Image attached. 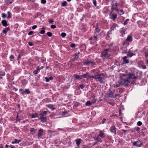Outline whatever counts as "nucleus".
Here are the masks:
<instances>
[{"label": "nucleus", "instance_id": "e433bc0d", "mask_svg": "<svg viewBox=\"0 0 148 148\" xmlns=\"http://www.w3.org/2000/svg\"><path fill=\"white\" fill-rule=\"evenodd\" d=\"M21 141V140H18L16 139H15L14 140V141L13 143H16H16L18 144Z\"/></svg>", "mask_w": 148, "mask_h": 148}, {"label": "nucleus", "instance_id": "a211bd4d", "mask_svg": "<svg viewBox=\"0 0 148 148\" xmlns=\"http://www.w3.org/2000/svg\"><path fill=\"white\" fill-rule=\"evenodd\" d=\"M117 25L115 23H113L111 26L110 29L109 31L112 32V31H113L115 29Z\"/></svg>", "mask_w": 148, "mask_h": 148}, {"label": "nucleus", "instance_id": "412c9836", "mask_svg": "<svg viewBox=\"0 0 148 148\" xmlns=\"http://www.w3.org/2000/svg\"><path fill=\"white\" fill-rule=\"evenodd\" d=\"M47 107L51 109L52 110H54L55 109V108L54 107V106L53 105L49 104L46 106Z\"/></svg>", "mask_w": 148, "mask_h": 148}, {"label": "nucleus", "instance_id": "1a4fd4ad", "mask_svg": "<svg viewBox=\"0 0 148 148\" xmlns=\"http://www.w3.org/2000/svg\"><path fill=\"white\" fill-rule=\"evenodd\" d=\"M43 130L42 129L40 128L38 130L37 134V136L38 138H41L43 136Z\"/></svg>", "mask_w": 148, "mask_h": 148}, {"label": "nucleus", "instance_id": "423d86ee", "mask_svg": "<svg viewBox=\"0 0 148 148\" xmlns=\"http://www.w3.org/2000/svg\"><path fill=\"white\" fill-rule=\"evenodd\" d=\"M113 12L111 11L109 14L110 18L113 21H114L117 16V14L116 13H113Z\"/></svg>", "mask_w": 148, "mask_h": 148}, {"label": "nucleus", "instance_id": "f257e3e1", "mask_svg": "<svg viewBox=\"0 0 148 148\" xmlns=\"http://www.w3.org/2000/svg\"><path fill=\"white\" fill-rule=\"evenodd\" d=\"M119 81L116 82L114 84V88L119 87L121 85L127 86L129 84H134L137 77L134 73H120Z\"/></svg>", "mask_w": 148, "mask_h": 148}, {"label": "nucleus", "instance_id": "69168bd1", "mask_svg": "<svg viewBox=\"0 0 148 148\" xmlns=\"http://www.w3.org/2000/svg\"><path fill=\"white\" fill-rule=\"evenodd\" d=\"M90 64H91L92 66H94L95 65V62L91 61Z\"/></svg>", "mask_w": 148, "mask_h": 148}, {"label": "nucleus", "instance_id": "37998d69", "mask_svg": "<svg viewBox=\"0 0 148 148\" xmlns=\"http://www.w3.org/2000/svg\"><path fill=\"white\" fill-rule=\"evenodd\" d=\"M66 34L65 33L62 32L61 34V36L62 38H64L66 36Z\"/></svg>", "mask_w": 148, "mask_h": 148}, {"label": "nucleus", "instance_id": "2eb2a0df", "mask_svg": "<svg viewBox=\"0 0 148 148\" xmlns=\"http://www.w3.org/2000/svg\"><path fill=\"white\" fill-rule=\"evenodd\" d=\"M94 139L98 143H101L102 141L101 138L98 135L97 136H95V137L94 138Z\"/></svg>", "mask_w": 148, "mask_h": 148}, {"label": "nucleus", "instance_id": "ddd939ff", "mask_svg": "<svg viewBox=\"0 0 148 148\" xmlns=\"http://www.w3.org/2000/svg\"><path fill=\"white\" fill-rule=\"evenodd\" d=\"M110 130L112 133L114 134V135L116 134V128L115 126H111L110 128Z\"/></svg>", "mask_w": 148, "mask_h": 148}, {"label": "nucleus", "instance_id": "473e14b6", "mask_svg": "<svg viewBox=\"0 0 148 148\" xmlns=\"http://www.w3.org/2000/svg\"><path fill=\"white\" fill-rule=\"evenodd\" d=\"M79 52H78V53H76L75 54V56L74 59V60H77L78 58L79 57L78 54H79Z\"/></svg>", "mask_w": 148, "mask_h": 148}, {"label": "nucleus", "instance_id": "bb28decb", "mask_svg": "<svg viewBox=\"0 0 148 148\" xmlns=\"http://www.w3.org/2000/svg\"><path fill=\"white\" fill-rule=\"evenodd\" d=\"M111 34H112L111 32L109 30L107 34V36L106 38L107 40H108L110 38V35Z\"/></svg>", "mask_w": 148, "mask_h": 148}, {"label": "nucleus", "instance_id": "c85d7f7f", "mask_svg": "<svg viewBox=\"0 0 148 148\" xmlns=\"http://www.w3.org/2000/svg\"><path fill=\"white\" fill-rule=\"evenodd\" d=\"M74 77L76 79H82V77L81 76H79L76 74L74 75Z\"/></svg>", "mask_w": 148, "mask_h": 148}, {"label": "nucleus", "instance_id": "9b49d317", "mask_svg": "<svg viewBox=\"0 0 148 148\" xmlns=\"http://www.w3.org/2000/svg\"><path fill=\"white\" fill-rule=\"evenodd\" d=\"M82 78H92V75H91L88 72H86L85 74L81 75Z\"/></svg>", "mask_w": 148, "mask_h": 148}, {"label": "nucleus", "instance_id": "a19ab883", "mask_svg": "<svg viewBox=\"0 0 148 148\" xmlns=\"http://www.w3.org/2000/svg\"><path fill=\"white\" fill-rule=\"evenodd\" d=\"M67 3V2L65 1H64L62 3L61 5L62 7H64L66 6Z\"/></svg>", "mask_w": 148, "mask_h": 148}, {"label": "nucleus", "instance_id": "9d476101", "mask_svg": "<svg viewBox=\"0 0 148 148\" xmlns=\"http://www.w3.org/2000/svg\"><path fill=\"white\" fill-rule=\"evenodd\" d=\"M119 32L121 34L120 36L122 37H123L125 34L126 29L123 27L120 29Z\"/></svg>", "mask_w": 148, "mask_h": 148}, {"label": "nucleus", "instance_id": "4be33fe9", "mask_svg": "<svg viewBox=\"0 0 148 148\" xmlns=\"http://www.w3.org/2000/svg\"><path fill=\"white\" fill-rule=\"evenodd\" d=\"M97 26L95 27V30L94 33L98 34L100 31V29L98 27V25L97 24Z\"/></svg>", "mask_w": 148, "mask_h": 148}, {"label": "nucleus", "instance_id": "393cba45", "mask_svg": "<svg viewBox=\"0 0 148 148\" xmlns=\"http://www.w3.org/2000/svg\"><path fill=\"white\" fill-rule=\"evenodd\" d=\"M10 30L9 27L5 28L4 29L2 30V32L3 34H6Z\"/></svg>", "mask_w": 148, "mask_h": 148}, {"label": "nucleus", "instance_id": "72a5a7b5", "mask_svg": "<svg viewBox=\"0 0 148 148\" xmlns=\"http://www.w3.org/2000/svg\"><path fill=\"white\" fill-rule=\"evenodd\" d=\"M125 13L124 11L123 10L121 9L119 10V14H118L120 15L123 14Z\"/></svg>", "mask_w": 148, "mask_h": 148}, {"label": "nucleus", "instance_id": "f3484780", "mask_svg": "<svg viewBox=\"0 0 148 148\" xmlns=\"http://www.w3.org/2000/svg\"><path fill=\"white\" fill-rule=\"evenodd\" d=\"M127 57L125 56L123 58V62L122 64H127L129 62V60L127 59Z\"/></svg>", "mask_w": 148, "mask_h": 148}, {"label": "nucleus", "instance_id": "20e7f679", "mask_svg": "<svg viewBox=\"0 0 148 148\" xmlns=\"http://www.w3.org/2000/svg\"><path fill=\"white\" fill-rule=\"evenodd\" d=\"M49 111H45L40 114L39 116L40 117H39V119L42 123H45L46 121L47 118L46 115Z\"/></svg>", "mask_w": 148, "mask_h": 148}, {"label": "nucleus", "instance_id": "774afa93", "mask_svg": "<svg viewBox=\"0 0 148 148\" xmlns=\"http://www.w3.org/2000/svg\"><path fill=\"white\" fill-rule=\"evenodd\" d=\"M106 119H103L102 121V124H103L105 123Z\"/></svg>", "mask_w": 148, "mask_h": 148}, {"label": "nucleus", "instance_id": "aec40b11", "mask_svg": "<svg viewBox=\"0 0 148 148\" xmlns=\"http://www.w3.org/2000/svg\"><path fill=\"white\" fill-rule=\"evenodd\" d=\"M109 92H108L107 95L108 96L110 97H113V94L114 93V92H113L112 91H110V89H109Z\"/></svg>", "mask_w": 148, "mask_h": 148}, {"label": "nucleus", "instance_id": "f704fd0d", "mask_svg": "<svg viewBox=\"0 0 148 148\" xmlns=\"http://www.w3.org/2000/svg\"><path fill=\"white\" fill-rule=\"evenodd\" d=\"M39 116L37 113H35L32 114V118H35L38 117V116Z\"/></svg>", "mask_w": 148, "mask_h": 148}, {"label": "nucleus", "instance_id": "a18cd8bd", "mask_svg": "<svg viewBox=\"0 0 148 148\" xmlns=\"http://www.w3.org/2000/svg\"><path fill=\"white\" fill-rule=\"evenodd\" d=\"M97 36L98 34L94 33V38L95 39V40L96 41H97Z\"/></svg>", "mask_w": 148, "mask_h": 148}, {"label": "nucleus", "instance_id": "8fccbe9b", "mask_svg": "<svg viewBox=\"0 0 148 148\" xmlns=\"http://www.w3.org/2000/svg\"><path fill=\"white\" fill-rule=\"evenodd\" d=\"M93 3L94 4L95 6H97V1L96 0H93L92 1Z\"/></svg>", "mask_w": 148, "mask_h": 148}, {"label": "nucleus", "instance_id": "ea45409f", "mask_svg": "<svg viewBox=\"0 0 148 148\" xmlns=\"http://www.w3.org/2000/svg\"><path fill=\"white\" fill-rule=\"evenodd\" d=\"M129 21V19L128 18L126 19L123 23V25H127V23Z\"/></svg>", "mask_w": 148, "mask_h": 148}, {"label": "nucleus", "instance_id": "3c124183", "mask_svg": "<svg viewBox=\"0 0 148 148\" xmlns=\"http://www.w3.org/2000/svg\"><path fill=\"white\" fill-rule=\"evenodd\" d=\"M44 68V67L42 66H41V67H39V66H38L36 68V69L38 70H39V71L40 70H41V69H43V68Z\"/></svg>", "mask_w": 148, "mask_h": 148}, {"label": "nucleus", "instance_id": "6e6d98bb", "mask_svg": "<svg viewBox=\"0 0 148 148\" xmlns=\"http://www.w3.org/2000/svg\"><path fill=\"white\" fill-rule=\"evenodd\" d=\"M70 46L72 48H74L75 47V45L74 43H72L71 45Z\"/></svg>", "mask_w": 148, "mask_h": 148}, {"label": "nucleus", "instance_id": "6ab92c4d", "mask_svg": "<svg viewBox=\"0 0 148 148\" xmlns=\"http://www.w3.org/2000/svg\"><path fill=\"white\" fill-rule=\"evenodd\" d=\"M37 129L34 128H30V132L31 134H34L36 133Z\"/></svg>", "mask_w": 148, "mask_h": 148}, {"label": "nucleus", "instance_id": "2f4dec72", "mask_svg": "<svg viewBox=\"0 0 148 148\" xmlns=\"http://www.w3.org/2000/svg\"><path fill=\"white\" fill-rule=\"evenodd\" d=\"M21 120V119L18 118V114L16 118L15 123H17L18 122H20Z\"/></svg>", "mask_w": 148, "mask_h": 148}, {"label": "nucleus", "instance_id": "4468645a", "mask_svg": "<svg viewBox=\"0 0 148 148\" xmlns=\"http://www.w3.org/2000/svg\"><path fill=\"white\" fill-rule=\"evenodd\" d=\"M99 134L98 135L100 137H101V138H104L105 137V134L104 133V131L100 130L99 131Z\"/></svg>", "mask_w": 148, "mask_h": 148}, {"label": "nucleus", "instance_id": "f03ea898", "mask_svg": "<svg viewBox=\"0 0 148 148\" xmlns=\"http://www.w3.org/2000/svg\"><path fill=\"white\" fill-rule=\"evenodd\" d=\"M92 78L94 79L96 82H99L101 84H103L104 76L103 73H99L98 75H92Z\"/></svg>", "mask_w": 148, "mask_h": 148}, {"label": "nucleus", "instance_id": "bf43d9fd", "mask_svg": "<svg viewBox=\"0 0 148 148\" xmlns=\"http://www.w3.org/2000/svg\"><path fill=\"white\" fill-rule=\"evenodd\" d=\"M145 55L146 57H148V50L146 51L145 53Z\"/></svg>", "mask_w": 148, "mask_h": 148}, {"label": "nucleus", "instance_id": "5701e85b", "mask_svg": "<svg viewBox=\"0 0 148 148\" xmlns=\"http://www.w3.org/2000/svg\"><path fill=\"white\" fill-rule=\"evenodd\" d=\"M81 139H78L76 140V143L78 147H79V145L81 143Z\"/></svg>", "mask_w": 148, "mask_h": 148}, {"label": "nucleus", "instance_id": "4c0bfd02", "mask_svg": "<svg viewBox=\"0 0 148 148\" xmlns=\"http://www.w3.org/2000/svg\"><path fill=\"white\" fill-rule=\"evenodd\" d=\"M92 103V102L90 101H88L86 103V106H90Z\"/></svg>", "mask_w": 148, "mask_h": 148}, {"label": "nucleus", "instance_id": "e2e57ef3", "mask_svg": "<svg viewBox=\"0 0 148 148\" xmlns=\"http://www.w3.org/2000/svg\"><path fill=\"white\" fill-rule=\"evenodd\" d=\"M45 79L46 80V82H49V78H48L47 77H45Z\"/></svg>", "mask_w": 148, "mask_h": 148}, {"label": "nucleus", "instance_id": "c756f323", "mask_svg": "<svg viewBox=\"0 0 148 148\" xmlns=\"http://www.w3.org/2000/svg\"><path fill=\"white\" fill-rule=\"evenodd\" d=\"M91 61L89 60L88 59L86 60L84 62V64L85 65H88L90 64Z\"/></svg>", "mask_w": 148, "mask_h": 148}, {"label": "nucleus", "instance_id": "7c9ffc66", "mask_svg": "<svg viewBox=\"0 0 148 148\" xmlns=\"http://www.w3.org/2000/svg\"><path fill=\"white\" fill-rule=\"evenodd\" d=\"M13 1V0H7L5 2V3L7 5H9L11 4Z\"/></svg>", "mask_w": 148, "mask_h": 148}, {"label": "nucleus", "instance_id": "c03bdc74", "mask_svg": "<svg viewBox=\"0 0 148 148\" xmlns=\"http://www.w3.org/2000/svg\"><path fill=\"white\" fill-rule=\"evenodd\" d=\"M85 87V86L83 84L80 85L79 86V88L83 89Z\"/></svg>", "mask_w": 148, "mask_h": 148}, {"label": "nucleus", "instance_id": "b1692460", "mask_svg": "<svg viewBox=\"0 0 148 148\" xmlns=\"http://www.w3.org/2000/svg\"><path fill=\"white\" fill-rule=\"evenodd\" d=\"M135 55V54L132 53L130 50H129L128 51V52L127 54V56H129L130 57H131L132 56Z\"/></svg>", "mask_w": 148, "mask_h": 148}, {"label": "nucleus", "instance_id": "864d4df0", "mask_svg": "<svg viewBox=\"0 0 148 148\" xmlns=\"http://www.w3.org/2000/svg\"><path fill=\"white\" fill-rule=\"evenodd\" d=\"M47 34L49 37H51L52 35V33L50 32H48L47 33Z\"/></svg>", "mask_w": 148, "mask_h": 148}, {"label": "nucleus", "instance_id": "39448f33", "mask_svg": "<svg viewBox=\"0 0 148 148\" xmlns=\"http://www.w3.org/2000/svg\"><path fill=\"white\" fill-rule=\"evenodd\" d=\"M133 40L132 35L130 34L127 36L126 39L123 42V45L127 47L129 45L130 43L132 42Z\"/></svg>", "mask_w": 148, "mask_h": 148}, {"label": "nucleus", "instance_id": "0e129e2a", "mask_svg": "<svg viewBox=\"0 0 148 148\" xmlns=\"http://www.w3.org/2000/svg\"><path fill=\"white\" fill-rule=\"evenodd\" d=\"M28 45L30 46H33L34 44H33L32 42H28Z\"/></svg>", "mask_w": 148, "mask_h": 148}, {"label": "nucleus", "instance_id": "7ed1b4c3", "mask_svg": "<svg viewBox=\"0 0 148 148\" xmlns=\"http://www.w3.org/2000/svg\"><path fill=\"white\" fill-rule=\"evenodd\" d=\"M111 49L108 48L104 49L102 51L101 55V57L103 59H104L105 58H108L111 56L109 52L110 51Z\"/></svg>", "mask_w": 148, "mask_h": 148}, {"label": "nucleus", "instance_id": "de8ad7c7", "mask_svg": "<svg viewBox=\"0 0 148 148\" xmlns=\"http://www.w3.org/2000/svg\"><path fill=\"white\" fill-rule=\"evenodd\" d=\"M9 58L10 60L11 61L12 60L14 59V56L13 55H12L10 56Z\"/></svg>", "mask_w": 148, "mask_h": 148}, {"label": "nucleus", "instance_id": "13d9d810", "mask_svg": "<svg viewBox=\"0 0 148 148\" xmlns=\"http://www.w3.org/2000/svg\"><path fill=\"white\" fill-rule=\"evenodd\" d=\"M37 27V26L36 25H34V26H32V29H36Z\"/></svg>", "mask_w": 148, "mask_h": 148}, {"label": "nucleus", "instance_id": "4d7b16f0", "mask_svg": "<svg viewBox=\"0 0 148 148\" xmlns=\"http://www.w3.org/2000/svg\"><path fill=\"white\" fill-rule=\"evenodd\" d=\"M41 3L44 4L46 3V0H41Z\"/></svg>", "mask_w": 148, "mask_h": 148}, {"label": "nucleus", "instance_id": "680f3d73", "mask_svg": "<svg viewBox=\"0 0 148 148\" xmlns=\"http://www.w3.org/2000/svg\"><path fill=\"white\" fill-rule=\"evenodd\" d=\"M84 15L86 16L88 18H90V15L87 13H86L85 15Z\"/></svg>", "mask_w": 148, "mask_h": 148}, {"label": "nucleus", "instance_id": "603ef678", "mask_svg": "<svg viewBox=\"0 0 148 148\" xmlns=\"http://www.w3.org/2000/svg\"><path fill=\"white\" fill-rule=\"evenodd\" d=\"M7 14L8 15L7 18H11V16H10L11 14L10 13V12L9 11H8L7 12Z\"/></svg>", "mask_w": 148, "mask_h": 148}, {"label": "nucleus", "instance_id": "052dcab7", "mask_svg": "<svg viewBox=\"0 0 148 148\" xmlns=\"http://www.w3.org/2000/svg\"><path fill=\"white\" fill-rule=\"evenodd\" d=\"M51 27L52 29H55L56 27V26L55 25H51Z\"/></svg>", "mask_w": 148, "mask_h": 148}, {"label": "nucleus", "instance_id": "58836bf2", "mask_svg": "<svg viewBox=\"0 0 148 148\" xmlns=\"http://www.w3.org/2000/svg\"><path fill=\"white\" fill-rule=\"evenodd\" d=\"M42 30L40 31V33L41 34H44L45 33V28L44 27L42 28Z\"/></svg>", "mask_w": 148, "mask_h": 148}, {"label": "nucleus", "instance_id": "cd10ccee", "mask_svg": "<svg viewBox=\"0 0 148 148\" xmlns=\"http://www.w3.org/2000/svg\"><path fill=\"white\" fill-rule=\"evenodd\" d=\"M5 75V73L3 71H0V79H2Z\"/></svg>", "mask_w": 148, "mask_h": 148}, {"label": "nucleus", "instance_id": "dca6fc26", "mask_svg": "<svg viewBox=\"0 0 148 148\" xmlns=\"http://www.w3.org/2000/svg\"><path fill=\"white\" fill-rule=\"evenodd\" d=\"M91 73H93L94 75H97L99 74V71L98 69H93L90 71Z\"/></svg>", "mask_w": 148, "mask_h": 148}, {"label": "nucleus", "instance_id": "0eeeda50", "mask_svg": "<svg viewBox=\"0 0 148 148\" xmlns=\"http://www.w3.org/2000/svg\"><path fill=\"white\" fill-rule=\"evenodd\" d=\"M131 143L134 146L140 147H141L142 145V143L139 140H138L135 142L131 141Z\"/></svg>", "mask_w": 148, "mask_h": 148}, {"label": "nucleus", "instance_id": "5fc2aeb1", "mask_svg": "<svg viewBox=\"0 0 148 148\" xmlns=\"http://www.w3.org/2000/svg\"><path fill=\"white\" fill-rule=\"evenodd\" d=\"M137 125L138 126H141L142 124V123L140 121H139L137 123Z\"/></svg>", "mask_w": 148, "mask_h": 148}, {"label": "nucleus", "instance_id": "6e6552de", "mask_svg": "<svg viewBox=\"0 0 148 148\" xmlns=\"http://www.w3.org/2000/svg\"><path fill=\"white\" fill-rule=\"evenodd\" d=\"M19 91L21 92L23 95H24L25 93L27 94H29L30 93V92L28 89H26L25 90H24L23 89L21 88L19 90Z\"/></svg>", "mask_w": 148, "mask_h": 148}, {"label": "nucleus", "instance_id": "f8f14e48", "mask_svg": "<svg viewBox=\"0 0 148 148\" xmlns=\"http://www.w3.org/2000/svg\"><path fill=\"white\" fill-rule=\"evenodd\" d=\"M119 5V3H117V2L115 3H112L111 4V11L113 12L114 11L115 9H116L117 6Z\"/></svg>", "mask_w": 148, "mask_h": 148}, {"label": "nucleus", "instance_id": "09e8293b", "mask_svg": "<svg viewBox=\"0 0 148 148\" xmlns=\"http://www.w3.org/2000/svg\"><path fill=\"white\" fill-rule=\"evenodd\" d=\"M34 33V32L32 31H31L29 32L28 33V35L29 36H30L33 34Z\"/></svg>", "mask_w": 148, "mask_h": 148}, {"label": "nucleus", "instance_id": "a878e982", "mask_svg": "<svg viewBox=\"0 0 148 148\" xmlns=\"http://www.w3.org/2000/svg\"><path fill=\"white\" fill-rule=\"evenodd\" d=\"M1 23L3 26L7 27L8 26L7 22L5 20H3L1 21Z\"/></svg>", "mask_w": 148, "mask_h": 148}, {"label": "nucleus", "instance_id": "79ce46f5", "mask_svg": "<svg viewBox=\"0 0 148 148\" xmlns=\"http://www.w3.org/2000/svg\"><path fill=\"white\" fill-rule=\"evenodd\" d=\"M92 103H94L97 101V99H96L94 97H92Z\"/></svg>", "mask_w": 148, "mask_h": 148}, {"label": "nucleus", "instance_id": "338daca9", "mask_svg": "<svg viewBox=\"0 0 148 148\" xmlns=\"http://www.w3.org/2000/svg\"><path fill=\"white\" fill-rule=\"evenodd\" d=\"M114 11H115L116 12H117L118 14H119V10L117 7L116 9H115L114 10Z\"/></svg>", "mask_w": 148, "mask_h": 148}, {"label": "nucleus", "instance_id": "c9c22d12", "mask_svg": "<svg viewBox=\"0 0 148 148\" xmlns=\"http://www.w3.org/2000/svg\"><path fill=\"white\" fill-rule=\"evenodd\" d=\"M118 116V115L117 114H113L111 115L110 116V117H114V118H116Z\"/></svg>", "mask_w": 148, "mask_h": 148}, {"label": "nucleus", "instance_id": "49530a36", "mask_svg": "<svg viewBox=\"0 0 148 148\" xmlns=\"http://www.w3.org/2000/svg\"><path fill=\"white\" fill-rule=\"evenodd\" d=\"M40 72L39 70H34L33 71V73L35 74H38Z\"/></svg>", "mask_w": 148, "mask_h": 148}]
</instances>
